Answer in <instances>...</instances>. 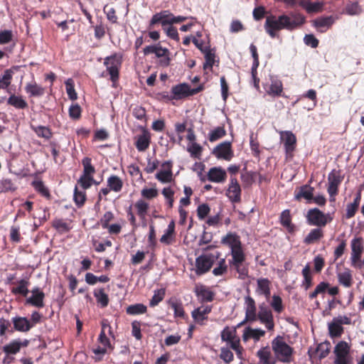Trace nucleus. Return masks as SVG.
Segmentation results:
<instances>
[{
  "instance_id": "f257e3e1",
  "label": "nucleus",
  "mask_w": 364,
  "mask_h": 364,
  "mask_svg": "<svg viewBox=\"0 0 364 364\" xmlns=\"http://www.w3.org/2000/svg\"><path fill=\"white\" fill-rule=\"evenodd\" d=\"M293 18L294 19L291 20L287 15H281L277 18L275 16H269L266 18L264 29L272 38H275L277 31L282 29L292 31L303 25L306 21L305 16L301 14L293 15Z\"/></svg>"
},
{
  "instance_id": "f03ea898",
  "label": "nucleus",
  "mask_w": 364,
  "mask_h": 364,
  "mask_svg": "<svg viewBox=\"0 0 364 364\" xmlns=\"http://www.w3.org/2000/svg\"><path fill=\"white\" fill-rule=\"evenodd\" d=\"M123 63V55L120 53H114L104 58V65L107 74L109 76L112 86L117 87L119 80V72Z\"/></svg>"
},
{
  "instance_id": "7ed1b4c3",
  "label": "nucleus",
  "mask_w": 364,
  "mask_h": 364,
  "mask_svg": "<svg viewBox=\"0 0 364 364\" xmlns=\"http://www.w3.org/2000/svg\"><path fill=\"white\" fill-rule=\"evenodd\" d=\"M188 18L194 19L193 16H174L169 10H162L154 14L149 21V28H152L156 24L171 26L180 23Z\"/></svg>"
},
{
  "instance_id": "20e7f679",
  "label": "nucleus",
  "mask_w": 364,
  "mask_h": 364,
  "mask_svg": "<svg viewBox=\"0 0 364 364\" xmlns=\"http://www.w3.org/2000/svg\"><path fill=\"white\" fill-rule=\"evenodd\" d=\"M272 348L276 360L284 363H290L293 360L294 348L284 341L282 337L277 336L274 338Z\"/></svg>"
},
{
  "instance_id": "39448f33",
  "label": "nucleus",
  "mask_w": 364,
  "mask_h": 364,
  "mask_svg": "<svg viewBox=\"0 0 364 364\" xmlns=\"http://www.w3.org/2000/svg\"><path fill=\"white\" fill-rule=\"evenodd\" d=\"M306 219L309 225L322 228L331 223L333 218L329 213L325 214L318 208H314L307 211Z\"/></svg>"
},
{
  "instance_id": "423d86ee",
  "label": "nucleus",
  "mask_w": 364,
  "mask_h": 364,
  "mask_svg": "<svg viewBox=\"0 0 364 364\" xmlns=\"http://www.w3.org/2000/svg\"><path fill=\"white\" fill-rule=\"evenodd\" d=\"M221 253L217 252L215 256L213 254H203L196 259L195 262V272L197 276H201L208 272L215 262L214 258L218 259Z\"/></svg>"
},
{
  "instance_id": "0eeeda50",
  "label": "nucleus",
  "mask_w": 364,
  "mask_h": 364,
  "mask_svg": "<svg viewBox=\"0 0 364 364\" xmlns=\"http://www.w3.org/2000/svg\"><path fill=\"white\" fill-rule=\"evenodd\" d=\"M350 350V346L346 341H339L336 345L333 350L336 355L334 364H352Z\"/></svg>"
},
{
  "instance_id": "6e6552de",
  "label": "nucleus",
  "mask_w": 364,
  "mask_h": 364,
  "mask_svg": "<svg viewBox=\"0 0 364 364\" xmlns=\"http://www.w3.org/2000/svg\"><path fill=\"white\" fill-rule=\"evenodd\" d=\"M203 90V85L192 89L188 84L182 83L172 87L171 93L174 100H181L196 95Z\"/></svg>"
},
{
  "instance_id": "1a4fd4ad",
  "label": "nucleus",
  "mask_w": 364,
  "mask_h": 364,
  "mask_svg": "<svg viewBox=\"0 0 364 364\" xmlns=\"http://www.w3.org/2000/svg\"><path fill=\"white\" fill-rule=\"evenodd\" d=\"M279 135L284 144L286 159H291L296 146V137L291 131H281Z\"/></svg>"
},
{
  "instance_id": "9d476101",
  "label": "nucleus",
  "mask_w": 364,
  "mask_h": 364,
  "mask_svg": "<svg viewBox=\"0 0 364 364\" xmlns=\"http://www.w3.org/2000/svg\"><path fill=\"white\" fill-rule=\"evenodd\" d=\"M328 186L327 191L330 196L331 201L335 200V196L338 193V186L343 181L339 171L333 170L328 176Z\"/></svg>"
},
{
  "instance_id": "9b49d317",
  "label": "nucleus",
  "mask_w": 364,
  "mask_h": 364,
  "mask_svg": "<svg viewBox=\"0 0 364 364\" xmlns=\"http://www.w3.org/2000/svg\"><path fill=\"white\" fill-rule=\"evenodd\" d=\"M257 319L265 325V327L272 331L274 328V317L271 309L264 304L262 303L259 306V311L257 314Z\"/></svg>"
},
{
  "instance_id": "f8f14e48",
  "label": "nucleus",
  "mask_w": 364,
  "mask_h": 364,
  "mask_svg": "<svg viewBox=\"0 0 364 364\" xmlns=\"http://www.w3.org/2000/svg\"><path fill=\"white\" fill-rule=\"evenodd\" d=\"M193 291L201 304L212 302L215 299V293L210 287L204 284H196Z\"/></svg>"
},
{
  "instance_id": "ddd939ff",
  "label": "nucleus",
  "mask_w": 364,
  "mask_h": 364,
  "mask_svg": "<svg viewBox=\"0 0 364 364\" xmlns=\"http://www.w3.org/2000/svg\"><path fill=\"white\" fill-rule=\"evenodd\" d=\"M351 264L356 267L360 262L362 253L363 252V239L360 237H355L351 240Z\"/></svg>"
},
{
  "instance_id": "4468645a",
  "label": "nucleus",
  "mask_w": 364,
  "mask_h": 364,
  "mask_svg": "<svg viewBox=\"0 0 364 364\" xmlns=\"http://www.w3.org/2000/svg\"><path fill=\"white\" fill-rule=\"evenodd\" d=\"M241 187L236 177L231 176L226 196L232 203H237L241 201Z\"/></svg>"
},
{
  "instance_id": "2eb2a0df",
  "label": "nucleus",
  "mask_w": 364,
  "mask_h": 364,
  "mask_svg": "<svg viewBox=\"0 0 364 364\" xmlns=\"http://www.w3.org/2000/svg\"><path fill=\"white\" fill-rule=\"evenodd\" d=\"M212 154L218 159L230 161L233 156L231 143L224 141L219 144L214 148Z\"/></svg>"
},
{
  "instance_id": "dca6fc26",
  "label": "nucleus",
  "mask_w": 364,
  "mask_h": 364,
  "mask_svg": "<svg viewBox=\"0 0 364 364\" xmlns=\"http://www.w3.org/2000/svg\"><path fill=\"white\" fill-rule=\"evenodd\" d=\"M226 171L221 166H215L209 169L207 173V179L213 183H223L227 179Z\"/></svg>"
},
{
  "instance_id": "f3484780",
  "label": "nucleus",
  "mask_w": 364,
  "mask_h": 364,
  "mask_svg": "<svg viewBox=\"0 0 364 364\" xmlns=\"http://www.w3.org/2000/svg\"><path fill=\"white\" fill-rule=\"evenodd\" d=\"M279 223L290 234H294L297 230L296 225L292 223V216L289 209H286L281 213Z\"/></svg>"
},
{
  "instance_id": "a211bd4d",
  "label": "nucleus",
  "mask_w": 364,
  "mask_h": 364,
  "mask_svg": "<svg viewBox=\"0 0 364 364\" xmlns=\"http://www.w3.org/2000/svg\"><path fill=\"white\" fill-rule=\"evenodd\" d=\"M161 166L165 170H161L156 174V178L162 183H170L173 181L172 163L169 161H165Z\"/></svg>"
},
{
  "instance_id": "6ab92c4d",
  "label": "nucleus",
  "mask_w": 364,
  "mask_h": 364,
  "mask_svg": "<svg viewBox=\"0 0 364 364\" xmlns=\"http://www.w3.org/2000/svg\"><path fill=\"white\" fill-rule=\"evenodd\" d=\"M28 344L29 341L27 339H24L23 341L15 339L5 345L3 347V351L8 355H15L20 351L21 347H26Z\"/></svg>"
},
{
  "instance_id": "aec40b11",
  "label": "nucleus",
  "mask_w": 364,
  "mask_h": 364,
  "mask_svg": "<svg viewBox=\"0 0 364 364\" xmlns=\"http://www.w3.org/2000/svg\"><path fill=\"white\" fill-rule=\"evenodd\" d=\"M151 135L146 129H143L142 134L136 137L134 145L139 151H145L150 145Z\"/></svg>"
},
{
  "instance_id": "412c9836",
  "label": "nucleus",
  "mask_w": 364,
  "mask_h": 364,
  "mask_svg": "<svg viewBox=\"0 0 364 364\" xmlns=\"http://www.w3.org/2000/svg\"><path fill=\"white\" fill-rule=\"evenodd\" d=\"M155 55L159 58V64L161 67H168L171 63L170 51L166 48H163L160 43H158V46L155 51Z\"/></svg>"
},
{
  "instance_id": "4be33fe9",
  "label": "nucleus",
  "mask_w": 364,
  "mask_h": 364,
  "mask_svg": "<svg viewBox=\"0 0 364 364\" xmlns=\"http://www.w3.org/2000/svg\"><path fill=\"white\" fill-rule=\"evenodd\" d=\"M245 321H255L257 320V308L255 300L250 296L245 298Z\"/></svg>"
},
{
  "instance_id": "5701e85b",
  "label": "nucleus",
  "mask_w": 364,
  "mask_h": 364,
  "mask_svg": "<svg viewBox=\"0 0 364 364\" xmlns=\"http://www.w3.org/2000/svg\"><path fill=\"white\" fill-rule=\"evenodd\" d=\"M14 328L20 332H28L33 328V324L26 317L16 316L12 318Z\"/></svg>"
},
{
  "instance_id": "b1692460",
  "label": "nucleus",
  "mask_w": 364,
  "mask_h": 364,
  "mask_svg": "<svg viewBox=\"0 0 364 364\" xmlns=\"http://www.w3.org/2000/svg\"><path fill=\"white\" fill-rule=\"evenodd\" d=\"M25 91L28 95L29 97H40L46 92L45 88L38 85L35 80L28 82L26 85Z\"/></svg>"
},
{
  "instance_id": "393cba45",
  "label": "nucleus",
  "mask_w": 364,
  "mask_h": 364,
  "mask_svg": "<svg viewBox=\"0 0 364 364\" xmlns=\"http://www.w3.org/2000/svg\"><path fill=\"white\" fill-rule=\"evenodd\" d=\"M257 357L262 364H276L277 360L275 358L272 357V352L269 346L261 348L257 352Z\"/></svg>"
},
{
  "instance_id": "a878e982",
  "label": "nucleus",
  "mask_w": 364,
  "mask_h": 364,
  "mask_svg": "<svg viewBox=\"0 0 364 364\" xmlns=\"http://www.w3.org/2000/svg\"><path fill=\"white\" fill-rule=\"evenodd\" d=\"M221 243L228 245L231 250L242 246L240 237L236 233L229 232L221 239Z\"/></svg>"
},
{
  "instance_id": "bb28decb",
  "label": "nucleus",
  "mask_w": 364,
  "mask_h": 364,
  "mask_svg": "<svg viewBox=\"0 0 364 364\" xmlns=\"http://www.w3.org/2000/svg\"><path fill=\"white\" fill-rule=\"evenodd\" d=\"M265 335V331L260 328H252L251 327H246L243 331L242 340L247 342L250 338H253L255 341H259L261 337Z\"/></svg>"
},
{
  "instance_id": "cd10ccee",
  "label": "nucleus",
  "mask_w": 364,
  "mask_h": 364,
  "mask_svg": "<svg viewBox=\"0 0 364 364\" xmlns=\"http://www.w3.org/2000/svg\"><path fill=\"white\" fill-rule=\"evenodd\" d=\"M257 284L256 293L269 298L270 296V281L267 278H259L257 280Z\"/></svg>"
},
{
  "instance_id": "c85d7f7f",
  "label": "nucleus",
  "mask_w": 364,
  "mask_h": 364,
  "mask_svg": "<svg viewBox=\"0 0 364 364\" xmlns=\"http://www.w3.org/2000/svg\"><path fill=\"white\" fill-rule=\"evenodd\" d=\"M299 5L304 8L309 14L321 12L323 10L324 4L323 2H311L310 1L301 0Z\"/></svg>"
},
{
  "instance_id": "c756f323",
  "label": "nucleus",
  "mask_w": 364,
  "mask_h": 364,
  "mask_svg": "<svg viewBox=\"0 0 364 364\" xmlns=\"http://www.w3.org/2000/svg\"><path fill=\"white\" fill-rule=\"evenodd\" d=\"M324 236L323 231L320 228L311 230L309 233L304 239L306 245H311L318 242Z\"/></svg>"
},
{
  "instance_id": "7c9ffc66",
  "label": "nucleus",
  "mask_w": 364,
  "mask_h": 364,
  "mask_svg": "<svg viewBox=\"0 0 364 364\" xmlns=\"http://www.w3.org/2000/svg\"><path fill=\"white\" fill-rule=\"evenodd\" d=\"M17 287H13L11 289V293L14 295H21L23 296H27L29 293L28 289L30 282L28 279H22L17 282Z\"/></svg>"
},
{
  "instance_id": "2f4dec72",
  "label": "nucleus",
  "mask_w": 364,
  "mask_h": 364,
  "mask_svg": "<svg viewBox=\"0 0 364 364\" xmlns=\"http://www.w3.org/2000/svg\"><path fill=\"white\" fill-rule=\"evenodd\" d=\"M7 104L17 109H25L28 108V103L23 97L16 95L15 94H12L9 96L7 100Z\"/></svg>"
},
{
  "instance_id": "473e14b6",
  "label": "nucleus",
  "mask_w": 364,
  "mask_h": 364,
  "mask_svg": "<svg viewBox=\"0 0 364 364\" xmlns=\"http://www.w3.org/2000/svg\"><path fill=\"white\" fill-rule=\"evenodd\" d=\"M236 333V328H231L229 326H225L220 333L221 340L228 342L230 346L232 342H235L236 339L238 338Z\"/></svg>"
},
{
  "instance_id": "72a5a7b5",
  "label": "nucleus",
  "mask_w": 364,
  "mask_h": 364,
  "mask_svg": "<svg viewBox=\"0 0 364 364\" xmlns=\"http://www.w3.org/2000/svg\"><path fill=\"white\" fill-rule=\"evenodd\" d=\"M314 188L310 186L304 185L300 187L299 191L296 193L295 198L299 200L304 198L308 200L313 199Z\"/></svg>"
},
{
  "instance_id": "f704fd0d",
  "label": "nucleus",
  "mask_w": 364,
  "mask_h": 364,
  "mask_svg": "<svg viewBox=\"0 0 364 364\" xmlns=\"http://www.w3.org/2000/svg\"><path fill=\"white\" fill-rule=\"evenodd\" d=\"M304 280L301 283V287L305 289L308 290L313 285V277L311 272L309 264H306L301 272Z\"/></svg>"
},
{
  "instance_id": "c9c22d12",
  "label": "nucleus",
  "mask_w": 364,
  "mask_h": 364,
  "mask_svg": "<svg viewBox=\"0 0 364 364\" xmlns=\"http://www.w3.org/2000/svg\"><path fill=\"white\" fill-rule=\"evenodd\" d=\"M107 186L114 192H120L123 187L122 180L116 175H112L107 178Z\"/></svg>"
},
{
  "instance_id": "e433bc0d",
  "label": "nucleus",
  "mask_w": 364,
  "mask_h": 364,
  "mask_svg": "<svg viewBox=\"0 0 364 364\" xmlns=\"http://www.w3.org/2000/svg\"><path fill=\"white\" fill-rule=\"evenodd\" d=\"M328 333L331 338H339L343 333L344 328L333 318L328 324Z\"/></svg>"
},
{
  "instance_id": "4c0bfd02",
  "label": "nucleus",
  "mask_w": 364,
  "mask_h": 364,
  "mask_svg": "<svg viewBox=\"0 0 364 364\" xmlns=\"http://www.w3.org/2000/svg\"><path fill=\"white\" fill-rule=\"evenodd\" d=\"M266 91L269 95L272 97L282 96L283 93V84L282 81H272L269 88Z\"/></svg>"
},
{
  "instance_id": "58836bf2",
  "label": "nucleus",
  "mask_w": 364,
  "mask_h": 364,
  "mask_svg": "<svg viewBox=\"0 0 364 364\" xmlns=\"http://www.w3.org/2000/svg\"><path fill=\"white\" fill-rule=\"evenodd\" d=\"M44 298L45 294L43 292L35 294V295H31L26 299V304H30L39 309L43 308L44 306Z\"/></svg>"
},
{
  "instance_id": "ea45409f",
  "label": "nucleus",
  "mask_w": 364,
  "mask_h": 364,
  "mask_svg": "<svg viewBox=\"0 0 364 364\" xmlns=\"http://www.w3.org/2000/svg\"><path fill=\"white\" fill-rule=\"evenodd\" d=\"M31 129L36 134V135L38 137L44 138L46 139H50L52 136L53 133L50 130V129L48 127L45 126H34L31 125Z\"/></svg>"
},
{
  "instance_id": "a19ab883",
  "label": "nucleus",
  "mask_w": 364,
  "mask_h": 364,
  "mask_svg": "<svg viewBox=\"0 0 364 364\" xmlns=\"http://www.w3.org/2000/svg\"><path fill=\"white\" fill-rule=\"evenodd\" d=\"M335 18L332 16L321 17L314 21V26L316 28H329L333 24Z\"/></svg>"
},
{
  "instance_id": "79ce46f5",
  "label": "nucleus",
  "mask_w": 364,
  "mask_h": 364,
  "mask_svg": "<svg viewBox=\"0 0 364 364\" xmlns=\"http://www.w3.org/2000/svg\"><path fill=\"white\" fill-rule=\"evenodd\" d=\"M147 307L143 304H135L129 305L126 309V313L128 315H139L146 313Z\"/></svg>"
},
{
  "instance_id": "37998d69",
  "label": "nucleus",
  "mask_w": 364,
  "mask_h": 364,
  "mask_svg": "<svg viewBox=\"0 0 364 364\" xmlns=\"http://www.w3.org/2000/svg\"><path fill=\"white\" fill-rule=\"evenodd\" d=\"M230 255L232 259L229 261V264L245 262V261L246 257L242 246L231 250Z\"/></svg>"
},
{
  "instance_id": "c03bdc74",
  "label": "nucleus",
  "mask_w": 364,
  "mask_h": 364,
  "mask_svg": "<svg viewBox=\"0 0 364 364\" xmlns=\"http://www.w3.org/2000/svg\"><path fill=\"white\" fill-rule=\"evenodd\" d=\"M94 296L97 301L100 304L101 307L105 308L109 304L108 295L105 292L104 289H95L94 291Z\"/></svg>"
},
{
  "instance_id": "a18cd8bd",
  "label": "nucleus",
  "mask_w": 364,
  "mask_h": 364,
  "mask_svg": "<svg viewBox=\"0 0 364 364\" xmlns=\"http://www.w3.org/2000/svg\"><path fill=\"white\" fill-rule=\"evenodd\" d=\"M14 72L11 69L4 70L3 75L0 76V88L7 89L11 83Z\"/></svg>"
},
{
  "instance_id": "49530a36",
  "label": "nucleus",
  "mask_w": 364,
  "mask_h": 364,
  "mask_svg": "<svg viewBox=\"0 0 364 364\" xmlns=\"http://www.w3.org/2000/svg\"><path fill=\"white\" fill-rule=\"evenodd\" d=\"M168 304L171 309L173 310L174 316L183 318L185 311L182 303L177 300H169Z\"/></svg>"
},
{
  "instance_id": "de8ad7c7",
  "label": "nucleus",
  "mask_w": 364,
  "mask_h": 364,
  "mask_svg": "<svg viewBox=\"0 0 364 364\" xmlns=\"http://www.w3.org/2000/svg\"><path fill=\"white\" fill-rule=\"evenodd\" d=\"M87 196L85 193V190L80 191L76 186L74 191L73 199L75 205L80 208L83 206L86 201Z\"/></svg>"
},
{
  "instance_id": "09e8293b",
  "label": "nucleus",
  "mask_w": 364,
  "mask_h": 364,
  "mask_svg": "<svg viewBox=\"0 0 364 364\" xmlns=\"http://www.w3.org/2000/svg\"><path fill=\"white\" fill-rule=\"evenodd\" d=\"M82 164L83 166L82 174L86 176H93L96 171L95 168L92 164V159L89 157H85L82 160Z\"/></svg>"
},
{
  "instance_id": "8fccbe9b",
  "label": "nucleus",
  "mask_w": 364,
  "mask_h": 364,
  "mask_svg": "<svg viewBox=\"0 0 364 364\" xmlns=\"http://www.w3.org/2000/svg\"><path fill=\"white\" fill-rule=\"evenodd\" d=\"M191 316L193 321L200 326L205 325V321L208 318V316L203 314V312L198 307L191 311Z\"/></svg>"
},
{
  "instance_id": "3c124183",
  "label": "nucleus",
  "mask_w": 364,
  "mask_h": 364,
  "mask_svg": "<svg viewBox=\"0 0 364 364\" xmlns=\"http://www.w3.org/2000/svg\"><path fill=\"white\" fill-rule=\"evenodd\" d=\"M226 135L224 127H218L209 133L208 139L210 142L219 140Z\"/></svg>"
},
{
  "instance_id": "603ef678",
  "label": "nucleus",
  "mask_w": 364,
  "mask_h": 364,
  "mask_svg": "<svg viewBox=\"0 0 364 364\" xmlns=\"http://www.w3.org/2000/svg\"><path fill=\"white\" fill-rule=\"evenodd\" d=\"M134 206L136 208L137 215L139 218L144 219L149 208V203L141 199L136 202Z\"/></svg>"
},
{
  "instance_id": "864d4df0",
  "label": "nucleus",
  "mask_w": 364,
  "mask_h": 364,
  "mask_svg": "<svg viewBox=\"0 0 364 364\" xmlns=\"http://www.w3.org/2000/svg\"><path fill=\"white\" fill-rule=\"evenodd\" d=\"M187 151L190 153L192 158L200 159L203 147L199 144L193 142L188 146Z\"/></svg>"
},
{
  "instance_id": "5fc2aeb1",
  "label": "nucleus",
  "mask_w": 364,
  "mask_h": 364,
  "mask_svg": "<svg viewBox=\"0 0 364 364\" xmlns=\"http://www.w3.org/2000/svg\"><path fill=\"white\" fill-rule=\"evenodd\" d=\"M230 267H232L238 274L240 279H245L248 275V267L245 262L231 263Z\"/></svg>"
},
{
  "instance_id": "6e6d98bb",
  "label": "nucleus",
  "mask_w": 364,
  "mask_h": 364,
  "mask_svg": "<svg viewBox=\"0 0 364 364\" xmlns=\"http://www.w3.org/2000/svg\"><path fill=\"white\" fill-rule=\"evenodd\" d=\"M32 185L35 190L42 196L50 198V194L48 188L44 185L42 181H34Z\"/></svg>"
},
{
  "instance_id": "4d7b16f0",
  "label": "nucleus",
  "mask_w": 364,
  "mask_h": 364,
  "mask_svg": "<svg viewBox=\"0 0 364 364\" xmlns=\"http://www.w3.org/2000/svg\"><path fill=\"white\" fill-rule=\"evenodd\" d=\"M330 284L328 282H320L315 288L314 291L309 294V299H314L317 297L318 294H325L327 291Z\"/></svg>"
},
{
  "instance_id": "13d9d810",
  "label": "nucleus",
  "mask_w": 364,
  "mask_h": 364,
  "mask_svg": "<svg viewBox=\"0 0 364 364\" xmlns=\"http://www.w3.org/2000/svg\"><path fill=\"white\" fill-rule=\"evenodd\" d=\"M228 265L226 264V260L225 258H221L218 263V265L217 267H215L213 269V274L216 276V277H218V276H222L225 274L227 273L228 272Z\"/></svg>"
},
{
  "instance_id": "bf43d9fd",
  "label": "nucleus",
  "mask_w": 364,
  "mask_h": 364,
  "mask_svg": "<svg viewBox=\"0 0 364 364\" xmlns=\"http://www.w3.org/2000/svg\"><path fill=\"white\" fill-rule=\"evenodd\" d=\"M166 291L164 289H159L154 291V294L150 300L149 305L151 307L157 306L164 298Z\"/></svg>"
},
{
  "instance_id": "052dcab7",
  "label": "nucleus",
  "mask_w": 364,
  "mask_h": 364,
  "mask_svg": "<svg viewBox=\"0 0 364 364\" xmlns=\"http://www.w3.org/2000/svg\"><path fill=\"white\" fill-rule=\"evenodd\" d=\"M338 282L346 287H350L352 285V275L349 271L341 272L338 274Z\"/></svg>"
},
{
  "instance_id": "680f3d73",
  "label": "nucleus",
  "mask_w": 364,
  "mask_h": 364,
  "mask_svg": "<svg viewBox=\"0 0 364 364\" xmlns=\"http://www.w3.org/2000/svg\"><path fill=\"white\" fill-rule=\"evenodd\" d=\"M16 189V186L11 178H3L0 181V191L1 192L14 191Z\"/></svg>"
},
{
  "instance_id": "e2e57ef3",
  "label": "nucleus",
  "mask_w": 364,
  "mask_h": 364,
  "mask_svg": "<svg viewBox=\"0 0 364 364\" xmlns=\"http://www.w3.org/2000/svg\"><path fill=\"white\" fill-rule=\"evenodd\" d=\"M92 352L94 353L92 357L95 362H100L102 360L105 355L107 353H110L107 348L97 346V348H92Z\"/></svg>"
},
{
  "instance_id": "0e129e2a",
  "label": "nucleus",
  "mask_w": 364,
  "mask_h": 364,
  "mask_svg": "<svg viewBox=\"0 0 364 364\" xmlns=\"http://www.w3.org/2000/svg\"><path fill=\"white\" fill-rule=\"evenodd\" d=\"M164 31L168 37L178 42L180 40L179 34L178 33L177 28L174 27L173 25L171 26H161Z\"/></svg>"
},
{
  "instance_id": "69168bd1",
  "label": "nucleus",
  "mask_w": 364,
  "mask_h": 364,
  "mask_svg": "<svg viewBox=\"0 0 364 364\" xmlns=\"http://www.w3.org/2000/svg\"><path fill=\"white\" fill-rule=\"evenodd\" d=\"M316 351L318 353V358L320 360L325 358L330 353V343L327 341L318 344Z\"/></svg>"
},
{
  "instance_id": "338daca9",
  "label": "nucleus",
  "mask_w": 364,
  "mask_h": 364,
  "mask_svg": "<svg viewBox=\"0 0 364 364\" xmlns=\"http://www.w3.org/2000/svg\"><path fill=\"white\" fill-rule=\"evenodd\" d=\"M65 88H66V92L68 94V97L71 100H75L77 98V95L75 90V85L73 80L72 79H68L65 82Z\"/></svg>"
},
{
  "instance_id": "774afa93",
  "label": "nucleus",
  "mask_w": 364,
  "mask_h": 364,
  "mask_svg": "<svg viewBox=\"0 0 364 364\" xmlns=\"http://www.w3.org/2000/svg\"><path fill=\"white\" fill-rule=\"evenodd\" d=\"M220 358L225 363H230L234 360V355L228 347H222L220 348Z\"/></svg>"
}]
</instances>
